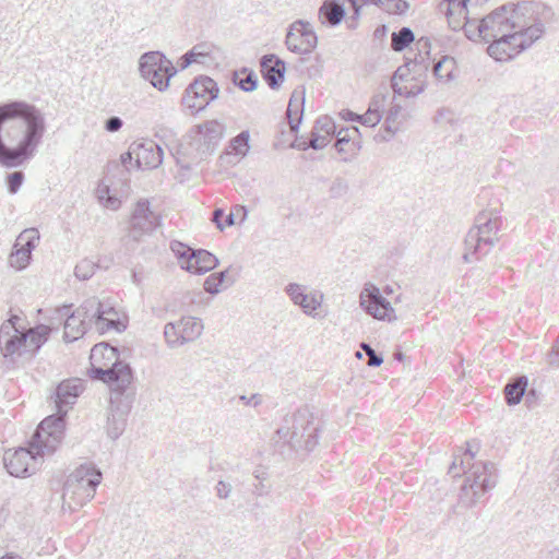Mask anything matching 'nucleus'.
<instances>
[{"label":"nucleus","mask_w":559,"mask_h":559,"mask_svg":"<svg viewBox=\"0 0 559 559\" xmlns=\"http://www.w3.org/2000/svg\"><path fill=\"white\" fill-rule=\"evenodd\" d=\"M286 426L276 429L278 441L287 443L292 449L310 452L318 444V428L312 421H286Z\"/></svg>","instance_id":"nucleus-12"},{"label":"nucleus","mask_w":559,"mask_h":559,"mask_svg":"<svg viewBox=\"0 0 559 559\" xmlns=\"http://www.w3.org/2000/svg\"><path fill=\"white\" fill-rule=\"evenodd\" d=\"M528 378L526 376H519L511 378L503 389L504 400L508 405L519 404L527 390Z\"/></svg>","instance_id":"nucleus-27"},{"label":"nucleus","mask_w":559,"mask_h":559,"mask_svg":"<svg viewBox=\"0 0 559 559\" xmlns=\"http://www.w3.org/2000/svg\"><path fill=\"white\" fill-rule=\"evenodd\" d=\"M361 349L365 352V354L368 356V362L367 365L369 367H379L383 364V356L379 353H377L370 344L362 342L360 344Z\"/></svg>","instance_id":"nucleus-46"},{"label":"nucleus","mask_w":559,"mask_h":559,"mask_svg":"<svg viewBox=\"0 0 559 559\" xmlns=\"http://www.w3.org/2000/svg\"><path fill=\"white\" fill-rule=\"evenodd\" d=\"M26 338L25 333L20 331L12 322H3L0 328V348L4 358L13 360L14 355H23Z\"/></svg>","instance_id":"nucleus-19"},{"label":"nucleus","mask_w":559,"mask_h":559,"mask_svg":"<svg viewBox=\"0 0 559 559\" xmlns=\"http://www.w3.org/2000/svg\"><path fill=\"white\" fill-rule=\"evenodd\" d=\"M254 477L259 483L254 485L253 493L257 496L266 495L271 489V485L264 484V480H266V474L261 471H255Z\"/></svg>","instance_id":"nucleus-49"},{"label":"nucleus","mask_w":559,"mask_h":559,"mask_svg":"<svg viewBox=\"0 0 559 559\" xmlns=\"http://www.w3.org/2000/svg\"><path fill=\"white\" fill-rule=\"evenodd\" d=\"M139 71L159 92L166 91L170 79L177 74L173 62L160 51L144 52L139 60Z\"/></svg>","instance_id":"nucleus-10"},{"label":"nucleus","mask_w":559,"mask_h":559,"mask_svg":"<svg viewBox=\"0 0 559 559\" xmlns=\"http://www.w3.org/2000/svg\"><path fill=\"white\" fill-rule=\"evenodd\" d=\"M415 43L416 49L419 53L430 58L431 41L429 37L421 36Z\"/></svg>","instance_id":"nucleus-54"},{"label":"nucleus","mask_w":559,"mask_h":559,"mask_svg":"<svg viewBox=\"0 0 559 559\" xmlns=\"http://www.w3.org/2000/svg\"><path fill=\"white\" fill-rule=\"evenodd\" d=\"M39 241V233L36 228L24 229L15 240V247L23 246L35 249Z\"/></svg>","instance_id":"nucleus-36"},{"label":"nucleus","mask_w":559,"mask_h":559,"mask_svg":"<svg viewBox=\"0 0 559 559\" xmlns=\"http://www.w3.org/2000/svg\"><path fill=\"white\" fill-rule=\"evenodd\" d=\"M219 95L217 83L207 75L197 76L186 88L182 104L197 112L205 109Z\"/></svg>","instance_id":"nucleus-13"},{"label":"nucleus","mask_w":559,"mask_h":559,"mask_svg":"<svg viewBox=\"0 0 559 559\" xmlns=\"http://www.w3.org/2000/svg\"><path fill=\"white\" fill-rule=\"evenodd\" d=\"M123 126V120L118 116H111L108 119H106L104 123V129L107 132L114 133L119 131Z\"/></svg>","instance_id":"nucleus-53"},{"label":"nucleus","mask_w":559,"mask_h":559,"mask_svg":"<svg viewBox=\"0 0 559 559\" xmlns=\"http://www.w3.org/2000/svg\"><path fill=\"white\" fill-rule=\"evenodd\" d=\"M134 153L138 168L154 169L163 163V148L152 140L136 144Z\"/></svg>","instance_id":"nucleus-21"},{"label":"nucleus","mask_w":559,"mask_h":559,"mask_svg":"<svg viewBox=\"0 0 559 559\" xmlns=\"http://www.w3.org/2000/svg\"><path fill=\"white\" fill-rule=\"evenodd\" d=\"M130 385L109 388L111 391L110 409L112 419H123L129 415L134 400V392L129 391Z\"/></svg>","instance_id":"nucleus-22"},{"label":"nucleus","mask_w":559,"mask_h":559,"mask_svg":"<svg viewBox=\"0 0 559 559\" xmlns=\"http://www.w3.org/2000/svg\"><path fill=\"white\" fill-rule=\"evenodd\" d=\"M295 419H313V414L310 413L309 408L306 406L297 411Z\"/></svg>","instance_id":"nucleus-62"},{"label":"nucleus","mask_w":559,"mask_h":559,"mask_svg":"<svg viewBox=\"0 0 559 559\" xmlns=\"http://www.w3.org/2000/svg\"><path fill=\"white\" fill-rule=\"evenodd\" d=\"M29 338L35 342V350H39V348L47 342L49 336V329L46 325H38L29 331L26 334Z\"/></svg>","instance_id":"nucleus-43"},{"label":"nucleus","mask_w":559,"mask_h":559,"mask_svg":"<svg viewBox=\"0 0 559 559\" xmlns=\"http://www.w3.org/2000/svg\"><path fill=\"white\" fill-rule=\"evenodd\" d=\"M479 450L480 441L478 439L468 440L460 463L463 480L460 484L459 503L466 508L475 506L489 489L496 486L493 463L478 462L471 464Z\"/></svg>","instance_id":"nucleus-5"},{"label":"nucleus","mask_w":559,"mask_h":559,"mask_svg":"<svg viewBox=\"0 0 559 559\" xmlns=\"http://www.w3.org/2000/svg\"><path fill=\"white\" fill-rule=\"evenodd\" d=\"M180 321L176 322H168L164 326V336L167 345L170 348H177L183 345V341L181 340L180 335Z\"/></svg>","instance_id":"nucleus-33"},{"label":"nucleus","mask_w":559,"mask_h":559,"mask_svg":"<svg viewBox=\"0 0 559 559\" xmlns=\"http://www.w3.org/2000/svg\"><path fill=\"white\" fill-rule=\"evenodd\" d=\"M103 203L105 204V206L110 207L112 210H117L120 206V201L112 195L107 197V199H105Z\"/></svg>","instance_id":"nucleus-64"},{"label":"nucleus","mask_w":559,"mask_h":559,"mask_svg":"<svg viewBox=\"0 0 559 559\" xmlns=\"http://www.w3.org/2000/svg\"><path fill=\"white\" fill-rule=\"evenodd\" d=\"M67 421H39L31 440L29 448L8 450L3 463L8 473L14 477L31 476L37 469V460L46 452L52 453L61 442Z\"/></svg>","instance_id":"nucleus-3"},{"label":"nucleus","mask_w":559,"mask_h":559,"mask_svg":"<svg viewBox=\"0 0 559 559\" xmlns=\"http://www.w3.org/2000/svg\"><path fill=\"white\" fill-rule=\"evenodd\" d=\"M180 337L183 344L193 342L197 340L203 331L202 320L195 317H182L180 320Z\"/></svg>","instance_id":"nucleus-30"},{"label":"nucleus","mask_w":559,"mask_h":559,"mask_svg":"<svg viewBox=\"0 0 559 559\" xmlns=\"http://www.w3.org/2000/svg\"><path fill=\"white\" fill-rule=\"evenodd\" d=\"M82 391L83 383L79 379L67 380L59 383L53 394L56 414H50L44 419H58L57 416H66L68 411L76 403Z\"/></svg>","instance_id":"nucleus-17"},{"label":"nucleus","mask_w":559,"mask_h":559,"mask_svg":"<svg viewBox=\"0 0 559 559\" xmlns=\"http://www.w3.org/2000/svg\"><path fill=\"white\" fill-rule=\"evenodd\" d=\"M415 41V34L408 26H403L391 34V48L395 52H402Z\"/></svg>","instance_id":"nucleus-31"},{"label":"nucleus","mask_w":559,"mask_h":559,"mask_svg":"<svg viewBox=\"0 0 559 559\" xmlns=\"http://www.w3.org/2000/svg\"><path fill=\"white\" fill-rule=\"evenodd\" d=\"M335 136L334 147L342 156V162L350 163L354 160L361 150L359 128L356 126L342 127L335 133Z\"/></svg>","instance_id":"nucleus-18"},{"label":"nucleus","mask_w":559,"mask_h":559,"mask_svg":"<svg viewBox=\"0 0 559 559\" xmlns=\"http://www.w3.org/2000/svg\"><path fill=\"white\" fill-rule=\"evenodd\" d=\"M384 102H385L384 95L374 96L369 104L368 110L377 112V114H382Z\"/></svg>","instance_id":"nucleus-57"},{"label":"nucleus","mask_w":559,"mask_h":559,"mask_svg":"<svg viewBox=\"0 0 559 559\" xmlns=\"http://www.w3.org/2000/svg\"><path fill=\"white\" fill-rule=\"evenodd\" d=\"M381 9L390 14H404L409 9L406 0H382Z\"/></svg>","instance_id":"nucleus-42"},{"label":"nucleus","mask_w":559,"mask_h":559,"mask_svg":"<svg viewBox=\"0 0 559 559\" xmlns=\"http://www.w3.org/2000/svg\"><path fill=\"white\" fill-rule=\"evenodd\" d=\"M261 73L263 80L272 88H278L286 73V64L278 56L274 53H267L260 59Z\"/></svg>","instance_id":"nucleus-20"},{"label":"nucleus","mask_w":559,"mask_h":559,"mask_svg":"<svg viewBox=\"0 0 559 559\" xmlns=\"http://www.w3.org/2000/svg\"><path fill=\"white\" fill-rule=\"evenodd\" d=\"M348 183L347 181L342 177H336L330 187V195L332 198H342L348 192Z\"/></svg>","instance_id":"nucleus-45"},{"label":"nucleus","mask_w":559,"mask_h":559,"mask_svg":"<svg viewBox=\"0 0 559 559\" xmlns=\"http://www.w3.org/2000/svg\"><path fill=\"white\" fill-rule=\"evenodd\" d=\"M229 269L212 273L204 281V289L211 295L218 294L222 289L234 284L235 278L228 275Z\"/></svg>","instance_id":"nucleus-29"},{"label":"nucleus","mask_w":559,"mask_h":559,"mask_svg":"<svg viewBox=\"0 0 559 559\" xmlns=\"http://www.w3.org/2000/svg\"><path fill=\"white\" fill-rule=\"evenodd\" d=\"M126 353H129L128 348L120 350L106 342L94 345L90 355L92 365L88 370L90 378L106 383L108 388L132 384L133 370L130 364L121 358V355L126 357Z\"/></svg>","instance_id":"nucleus-6"},{"label":"nucleus","mask_w":559,"mask_h":559,"mask_svg":"<svg viewBox=\"0 0 559 559\" xmlns=\"http://www.w3.org/2000/svg\"><path fill=\"white\" fill-rule=\"evenodd\" d=\"M225 127L217 120H209L195 126L190 134V141L181 145L183 154L191 160L199 162L211 155L224 135Z\"/></svg>","instance_id":"nucleus-9"},{"label":"nucleus","mask_w":559,"mask_h":559,"mask_svg":"<svg viewBox=\"0 0 559 559\" xmlns=\"http://www.w3.org/2000/svg\"><path fill=\"white\" fill-rule=\"evenodd\" d=\"M502 225L501 217L493 211H484L475 218V226L471 228L464 239L463 260L466 263L473 258L479 259L480 254H487L489 249L498 240L497 234Z\"/></svg>","instance_id":"nucleus-7"},{"label":"nucleus","mask_w":559,"mask_h":559,"mask_svg":"<svg viewBox=\"0 0 559 559\" xmlns=\"http://www.w3.org/2000/svg\"><path fill=\"white\" fill-rule=\"evenodd\" d=\"M25 176L22 170L13 171L7 175L5 186L10 194H15L21 189L24 182Z\"/></svg>","instance_id":"nucleus-41"},{"label":"nucleus","mask_w":559,"mask_h":559,"mask_svg":"<svg viewBox=\"0 0 559 559\" xmlns=\"http://www.w3.org/2000/svg\"><path fill=\"white\" fill-rule=\"evenodd\" d=\"M543 559H559V548L554 547L552 549L542 551Z\"/></svg>","instance_id":"nucleus-63"},{"label":"nucleus","mask_w":559,"mask_h":559,"mask_svg":"<svg viewBox=\"0 0 559 559\" xmlns=\"http://www.w3.org/2000/svg\"><path fill=\"white\" fill-rule=\"evenodd\" d=\"M401 110L402 107L400 105H393L385 117L383 123V131L379 132L374 135V140L377 142H388L391 138L400 130L402 120H401Z\"/></svg>","instance_id":"nucleus-26"},{"label":"nucleus","mask_w":559,"mask_h":559,"mask_svg":"<svg viewBox=\"0 0 559 559\" xmlns=\"http://www.w3.org/2000/svg\"><path fill=\"white\" fill-rule=\"evenodd\" d=\"M430 58L417 52L413 59H407L404 64V68L408 72L413 71L415 73L420 74L428 70Z\"/></svg>","instance_id":"nucleus-37"},{"label":"nucleus","mask_w":559,"mask_h":559,"mask_svg":"<svg viewBox=\"0 0 559 559\" xmlns=\"http://www.w3.org/2000/svg\"><path fill=\"white\" fill-rule=\"evenodd\" d=\"M249 140V131H241L238 135L230 140L229 147L233 150L235 154L246 155L250 148Z\"/></svg>","instance_id":"nucleus-35"},{"label":"nucleus","mask_w":559,"mask_h":559,"mask_svg":"<svg viewBox=\"0 0 559 559\" xmlns=\"http://www.w3.org/2000/svg\"><path fill=\"white\" fill-rule=\"evenodd\" d=\"M305 97L304 93L293 92L288 107L287 116L289 119L290 128L294 132H297L304 117Z\"/></svg>","instance_id":"nucleus-28"},{"label":"nucleus","mask_w":559,"mask_h":559,"mask_svg":"<svg viewBox=\"0 0 559 559\" xmlns=\"http://www.w3.org/2000/svg\"><path fill=\"white\" fill-rule=\"evenodd\" d=\"M102 481V472L92 463H85L75 468L66 479L63 485L62 499L69 508L82 507L91 501L96 488Z\"/></svg>","instance_id":"nucleus-8"},{"label":"nucleus","mask_w":559,"mask_h":559,"mask_svg":"<svg viewBox=\"0 0 559 559\" xmlns=\"http://www.w3.org/2000/svg\"><path fill=\"white\" fill-rule=\"evenodd\" d=\"M355 8V14L358 15L362 5L374 4L381 8L382 0H349Z\"/></svg>","instance_id":"nucleus-58"},{"label":"nucleus","mask_w":559,"mask_h":559,"mask_svg":"<svg viewBox=\"0 0 559 559\" xmlns=\"http://www.w3.org/2000/svg\"><path fill=\"white\" fill-rule=\"evenodd\" d=\"M445 62H452L454 64V57L443 56L438 62L433 64V75L441 82H449L454 75V66L447 70L444 75L441 74V69Z\"/></svg>","instance_id":"nucleus-39"},{"label":"nucleus","mask_w":559,"mask_h":559,"mask_svg":"<svg viewBox=\"0 0 559 559\" xmlns=\"http://www.w3.org/2000/svg\"><path fill=\"white\" fill-rule=\"evenodd\" d=\"M285 44L292 52L309 55L318 45V36L309 22L297 20L290 24Z\"/></svg>","instance_id":"nucleus-16"},{"label":"nucleus","mask_w":559,"mask_h":559,"mask_svg":"<svg viewBox=\"0 0 559 559\" xmlns=\"http://www.w3.org/2000/svg\"><path fill=\"white\" fill-rule=\"evenodd\" d=\"M93 326L99 333L109 330L122 332L126 329V324L120 321L117 311L110 304L100 301L97 297H91L71 314H68L63 338L69 343L74 342Z\"/></svg>","instance_id":"nucleus-4"},{"label":"nucleus","mask_w":559,"mask_h":559,"mask_svg":"<svg viewBox=\"0 0 559 559\" xmlns=\"http://www.w3.org/2000/svg\"><path fill=\"white\" fill-rule=\"evenodd\" d=\"M285 292L295 305L301 307L306 314H311L321 305V301L314 295L307 294L305 287L297 283L288 284Z\"/></svg>","instance_id":"nucleus-23"},{"label":"nucleus","mask_w":559,"mask_h":559,"mask_svg":"<svg viewBox=\"0 0 559 559\" xmlns=\"http://www.w3.org/2000/svg\"><path fill=\"white\" fill-rule=\"evenodd\" d=\"M160 225V216L151 209L147 199H140L131 213L129 221V236L135 240L151 235Z\"/></svg>","instance_id":"nucleus-14"},{"label":"nucleus","mask_w":559,"mask_h":559,"mask_svg":"<svg viewBox=\"0 0 559 559\" xmlns=\"http://www.w3.org/2000/svg\"><path fill=\"white\" fill-rule=\"evenodd\" d=\"M29 260L31 258L25 252L16 249L13 250L10 257L11 264L17 269H24L29 263Z\"/></svg>","instance_id":"nucleus-51"},{"label":"nucleus","mask_w":559,"mask_h":559,"mask_svg":"<svg viewBox=\"0 0 559 559\" xmlns=\"http://www.w3.org/2000/svg\"><path fill=\"white\" fill-rule=\"evenodd\" d=\"M189 52L197 62H204V59L211 53V48L206 43H202L193 46Z\"/></svg>","instance_id":"nucleus-48"},{"label":"nucleus","mask_w":559,"mask_h":559,"mask_svg":"<svg viewBox=\"0 0 559 559\" xmlns=\"http://www.w3.org/2000/svg\"><path fill=\"white\" fill-rule=\"evenodd\" d=\"M392 87H393L395 95L406 96V97L415 96L421 92V90H418L417 92L408 91L407 87L399 86V84L394 80L392 81Z\"/></svg>","instance_id":"nucleus-59"},{"label":"nucleus","mask_w":559,"mask_h":559,"mask_svg":"<svg viewBox=\"0 0 559 559\" xmlns=\"http://www.w3.org/2000/svg\"><path fill=\"white\" fill-rule=\"evenodd\" d=\"M554 16L552 9L543 2H507L485 15L483 22H468L466 37L487 43L488 55L496 61L504 62L542 38L544 23L552 21Z\"/></svg>","instance_id":"nucleus-1"},{"label":"nucleus","mask_w":559,"mask_h":559,"mask_svg":"<svg viewBox=\"0 0 559 559\" xmlns=\"http://www.w3.org/2000/svg\"><path fill=\"white\" fill-rule=\"evenodd\" d=\"M523 399L525 401V405L528 408H533L535 405H537V402L539 400V395H538L537 391L534 388L530 389L527 386L526 393H525Z\"/></svg>","instance_id":"nucleus-56"},{"label":"nucleus","mask_w":559,"mask_h":559,"mask_svg":"<svg viewBox=\"0 0 559 559\" xmlns=\"http://www.w3.org/2000/svg\"><path fill=\"white\" fill-rule=\"evenodd\" d=\"M231 485L224 480H219L216 485V495L219 499H227L231 492Z\"/></svg>","instance_id":"nucleus-55"},{"label":"nucleus","mask_w":559,"mask_h":559,"mask_svg":"<svg viewBox=\"0 0 559 559\" xmlns=\"http://www.w3.org/2000/svg\"><path fill=\"white\" fill-rule=\"evenodd\" d=\"M382 119V114H377L367 110L365 114L359 116V123L366 127H376Z\"/></svg>","instance_id":"nucleus-50"},{"label":"nucleus","mask_w":559,"mask_h":559,"mask_svg":"<svg viewBox=\"0 0 559 559\" xmlns=\"http://www.w3.org/2000/svg\"><path fill=\"white\" fill-rule=\"evenodd\" d=\"M170 250L178 259L182 270L189 273L202 275L218 265V259L205 249H193L186 243L173 240Z\"/></svg>","instance_id":"nucleus-11"},{"label":"nucleus","mask_w":559,"mask_h":559,"mask_svg":"<svg viewBox=\"0 0 559 559\" xmlns=\"http://www.w3.org/2000/svg\"><path fill=\"white\" fill-rule=\"evenodd\" d=\"M313 130H316L318 132L323 131V132H325V135H328V136L335 134L338 131L335 122L328 116L319 117L316 120Z\"/></svg>","instance_id":"nucleus-44"},{"label":"nucleus","mask_w":559,"mask_h":559,"mask_svg":"<svg viewBox=\"0 0 559 559\" xmlns=\"http://www.w3.org/2000/svg\"><path fill=\"white\" fill-rule=\"evenodd\" d=\"M345 16L346 10L340 0H325L319 9V20L328 27L337 26Z\"/></svg>","instance_id":"nucleus-24"},{"label":"nucleus","mask_w":559,"mask_h":559,"mask_svg":"<svg viewBox=\"0 0 559 559\" xmlns=\"http://www.w3.org/2000/svg\"><path fill=\"white\" fill-rule=\"evenodd\" d=\"M106 433L109 439H118L126 429V421H107L105 427Z\"/></svg>","instance_id":"nucleus-47"},{"label":"nucleus","mask_w":559,"mask_h":559,"mask_svg":"<svg viewBox=\"0 0 559 559\" xmlns=\"http://www.w3.org/2000/svg\"><path fill=\"white\" fill-rule=\"evenodd\" d=\"M436 126L443 132L451 131L454 123V111L451 108H441L435 116Z\"/></svg>","instance_id":"nucleus-34"},{"label":"nucleus","mask_w":559,"mask_h":559,"mask_svg":"<svg viewBox=\"0 0 559 559\" xmlns=\"http://www.w3.org/2000/svg\"><path fill=\"white\" fill-rule=\"evenodd\" d=\"M97 266L92 260L83 259L75 265L74 275L81 281H86L93 276Z\"/></svg>","instance_id":"nucleus-38"},{"label":"nucleus","mask_w":559,"mask_h":559,"mask_svg":"<svg viewBox=\"0 0 559 559\" xmlns=\"http://www.w3.org/2000/svg\"><path fill=\"white\" fill-rule=\"evenodd\" d=\"M194 62H197V61L190 55L189 50L179 59V66L182 70L187 69Z\"/></svg>","instance_id":"nucleus-60"},{"label":"nucleus","mask_w":559,"mask_h":559,"mask_svg":"<svg viewBox=\"0 0 559 559\" xmlns=\"http://www.w3.org/2000/svg\"><path fill=\"white\" fill-rule=\"evenodd\" d=\"M233 82L240 90L245 92H252L258 86V76L252 70L242 68L240 71L234 72Z\"/></svg>","instance_id":"nucleus-32"},{"label":"nucleus","mask_w":559,"mask_h":559,"mask_svg":"<svg viewBox=\"0 0 559 559\" xmlns=\"http://www.w3.org/2000/svg\"><path fill=\"white\" fill-rule=\"evenodd\" d=\"M488 0H456V15L462 16L465 22L462 26L466 35V25L468 22H483L479 8Z\"/></svg>","instance_id":"nucleus-25"},{"label":"nucleus","mask_w":559,"mask_h":559,"mask_svg":"<svg viewBox=\"0 0 559 559\" xmlns=\"http://www.w3.org/2000/svg\"><path fill=\"white\" fill-rule=\"evenodd\" d=\"M360 306L366 313L379 321L393 322L397 318L395 310L382 295L380 289L372 283L365 284L360 292Z\"/></svg>","instance_id":"nucleus-15"},{"label":"nucleus","mask_w":559,"mask_h":559,"mask_svg":"<svg viewBox=\"0 0 559 559\" xmlns=\"http://www.w3.org/2000/svg\"><path fill=\"white\" fill-rule=\"evenodd\" d=\"M46 132L44 114L24 100L0 104V165L16 168L32 159Z\"/></svg>","instance_id":"nucleus-2"},{"label":"nucleus","mask_w":559,"mask_h":559,"mask_svg":"<svg viewBox=\"0 0 559 559\" xmlns=\"http://www.w3.org/2000/svg\"><path fill=\"white\" fill-rule=\"evenodd\" d=\"M290 146H292L293 148H297V150H299V151H307V150L311 148L310 142H309V141H307V140H304V139H301V140L296 139V140L292 143V145H290Z\"/></svg>","instance_id":"nucleus-61"},{"label":"nucleus","mask_w":559,"mask_h":559,"mask_svg":"<svg viewBox=\"0 0 559 559\" xmlns=\"http://www.w3.org/2000/svg\"><path fill=\"white\" fill-rule=\"evenodd\" d=\"M212 222L219 230H224L235 224V216L234 213L225 215L224 210L217 207L212 213Z\"/></svg>","instance_id":"nucleus-40"},{"label":"nucleus","mask_w":559,"mask_h":559,"mask_svg":"<svg viewBox=\"0 0 559 559\" xmlns=\"http://www.w3.org/2000/svg\"><path fill=\"white\" fill-rule=\"evenodd\" d=\"M329 136L322 135L320 132L312 130L310 145L313 150H322L329 144Z\"/></svg>","instance_id":"nucleus-52"}]
</instances>
